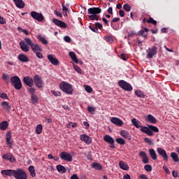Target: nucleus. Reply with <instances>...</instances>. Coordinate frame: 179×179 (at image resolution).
Here are the masks:
<instances>
[{"instance_id":"nucleus-1","label":"nucleus","mask_w":179,"mask_h":179,"mask_svg":"<svg viewBox=\"0 0 179 179\" xmlns=\"http://www.w3.org/2000/svg\"><path fill=\"white\" fill-rule=\"evenodd\" d=\"M20 47L22 51H23L24 52H29V51H30V47L33 52H42L43 51L41 45L34 43L33 41H31L30 38H24V41H21L20 42Z\"/></svg>"},{"instance_id":"nucleus-2","label":"nucleus","mask_w":179,"mask_h":179,"mask_svg":"<svg viewBox=\"0 0 179 179\" xmlns=\"http://www.w3.org/2000/svg\"><path fill=\"white\" fill-rule=\"evenodd\" d=\"M1 174L8 176V177H14L15 179H27V173L22 169L2 170Z\"/></svg>"},{"instance_id":"nucleus-3","label":"nucleus","mask_w":179,"mask_h":179,"mask_svg":"<svg viewBox=\"0 0 179 179\" xmlns=\"http://www.w3.org/2000/svg\"><path fill=\"white\" fill-rule=\"evenodd\" d=\"M88 19L90 20H99V17H100L97 15H100L101 13V8L99 7L90 8L87 10Z\"/></svg>"},{"instance_id":"nucleus-4","label":"nucleus","mask_w":179,"mask_h":179,"mask_svg":"<svg viewBox=\"0 0 179 179\" xmlns=\"http://www.w3.org/2000/svg\"><path fill=\"white\" fill-rule=\"evenodd\" d=\"M59 88L66 94H72L73 93V88L72 87V85L65 81H62L59 84Z\"/></svg>"},{"instance_id":"nucleus-5","label":"nucleus","mask_w":179,"mask_h":179,"mask_svg":"<svg viewBox=\"0 0 179 179\" xmlns=\"http://www.w3.org/2000/svg\"><path fill=\"white\" fill-rule=\"evenodd\" d=\"M10 82L11 85L16 89V90H20L22 87V80L17 76H15L10 78Z\"/></svg>"},{"instance_id":"nucleus-6","label":"nucleus","mask_w":179,"mask_h":179,"mask_svg":"<svg viewBox=\"0 0 179 179\" xmlns=\"http://www.w3.org/2000/svg\"><path fill=\"white\" fill-rule=\"evenodd\" d=\"M118 85L120 87L123 89V90H125L126 92H131L132 91V85L131 84L128 83L127 81L124 80H121L118 82Z\"/></svg>"},{"instance_id":"nucleus-7","label":"nucleus","mask_w":179,"mask_h":179,"mask_svg":"<svg viewBox=\"0 0 179 179\" xmlns=\"http://www.w3.org/2000/svg\"><path fill=\"white\" fill-rule=\"evenodd\" d=\"M34 83L35 86L38 89L43 88V86L44 85V83H43V79L38 75H36L34 77Z\"/></svg>"},{"instance_id":"nucleus-8","label":"nucleus","mask_w":179,"mask_h":179,"mask_svg":"<svg viewBox=\"0 0 179 179\" xmlns=\"http://www.w3.org/2000/svg\"><path fill=\"white\" fill-rule=\"evenodd\" d=\"M59 157L62 160H65L66 162H72L73 160V157L72 155L71 154H69L67 152H62L59 155Z\"/></svg>"},{"instance_id":"nucleus-9","label":"nucleus","mask_w":179,"mask_h":179,"mask_svg":"<svg viewBox=\"0 0 179 179\" xmlns=\"http://www.w3.org/2000/svg\"><path fill=\"white\" fill-rule=\"evenodd\" d=\"M157 152L158 155H159V156L164 159V162H169V155H167L166 150L162 148H157Z\"/></svg>"},{"instance_id":"nucleus-10","label":"nucleus","mask_w":179,"mask_h":179,"mask_svg":"<svg viewBox=\"0 0 179 179\" xmlns=\"http://www.w3.org/2000/svg\"><path fill=\"white\" fill-rule=\"evenodd\" d=\"M31 16L33 17V19L37 20L38 22H43V20H44V15H43L42 13H39L36 11H31Z\"/></svg>"},{"instance_id":"nucleus-11","label":"nucleus","mask_w":179,"mask_h":179,"mask_svg":"<svg viewBox=\"0 0 179 179\" xmlns=\"http://www.w3.org/2000/svg\"><path fill=\"white\" fill-rule=\"evenodd\" d=\"M52 22L58 27H61V29H66L68 25L64 21H61L57 18L52 19Z\"/></svg>"},{"instance_id":"nucleus-12","label":"nucleus","mask_w":179,"mask_h":179,"mask_svg":"<svg viewBox=\"0 0 179 179\" xmlns=\"http://www.w3.org/2000/svg\"><path fill=\"white\" fill-rule=\"evenodd\" d=\"M23 83L24 85H27V86H29V87H33L34 83V80L30 76H25L23 78Z\"/></svg>"},{"instance_id":"nucleus-13","label":"nucleus","mask_w":179,"mask_h":179,"mask_svg":"<svg viewBox=\"0 0 179 179\" xmlns=\"http://www.w3.org/2000/svg\"><path fill=\"white\" fill-rule=\"evenodd\" d=\"M156 54H157V47L153 46L152 48L148 49L147 58H153V56L156 55Z\"/></svg>"},{"instance_id":"nucleus-14","label":"nucleus","mask_w":179,"mask_h":179,"mask_svg":"<svg viewBox=\"0 0 179 179\" xmlns=\"http://www.w3.org/2000/svg\"><path fill=\"white\" fill-rule=\"evenodd\" d=\"M110 122L115 125H117V127H122V125H124V122H122L121 119L115 117H111Z\"/></svg>"},{"instance_id":"nucleus-15","label":"nucleus","mask_w":179,"mask_h":179,"mask_svg":"<svg viewBox=\"0 0 179 179\" xmlns=\"http://www.w3.org/2000/svg\"><path fill=\"white\" fill-rule=\"evenodd\" d=\"M139 156L142 159L143 163L144 164H148L149 163V159L148 158V155H146V152L145 151H141L139 152Z\"/></svg>"},{"instance_id":"nucleus-16","label":"nucleus","mask_w":179,"mask_h":179,"mask_svg":"<svg viewBox=\"0 0 179 179\" xmlns=\"http://www.w3.org/2000/svg\"><path fill=\"white\" fill-rule=\"evenodd\" d=\"M139 156L142 159L143 163L144 164H148L149 163V159L148 158V155H146V152L145 151H141L139 152Z\"/></svg>"},{"instance_id":"nucleus-17","label":"nucleus","mask_w":179,"mask_h":179,"mask_svg":"<svg viewBox=\"0 0 179 179\" xmlns=\"http://www.w3.org/2000/svg\"><path fill=\"white\" fill-rule=\"evenodd\" d=\"M2 157L5 160H9L12 163H15V162H16V159H15V157H13V155H11L10 153L4 154L2 155Z\"/></svg>"},{"instance_id":"nucleus-18","label":"nucleus","mask_w":179,"mask_h":179,"mask_svg":"<svg viewBox=\"0 0 179 179\" xmlns=\"http://www.w3.org/2000/svg\"><path fill=\"white\" fill-rule=\"evenodd\" d=\"M148 31H149V29L143 28V29L140 30L137 33V36H141L144 38H148Z\"/></svg>"},{"instance_id":"nucleus-19","label":"nucleus","mask_w":179,"mask_h":179,"mask_svg":"<svg viewBox=\"0 0 179 179\" xmlns=\"http://www.w3.org/2000/svg\"><path fill=\"white\" fill-rule=\"evenodd\" d=\"M48 59L52 65H58L59 64L58 59L57 58H55L54 56H52V55H48Z\"/></svg>"},{"instance_id":"nucleus-20","label":"nucleus","mask_w":179,"mask_h":179,"mask_svg":"<svg viewBox=\"0 0 179 179\" xmlns=\"http://www.w3.org/2000/svg\"><path fill=\"white\" fill-rule=\"evenodd\" d=\"M103 141L110 145L115 143V141L110 135H106L103 137Z\"/></svg>"},{"instance_id":"nucleus-21","label":"nucleus","mask_w":179,"mask_h":179,"mask_svg":"<svg viewBox=\"0 0 179 179\" xmlns=\"http://www.w3.org/2000/svg\"><path fill=\"white\" fill-rule=\"evenodd\" d=\"M120 135L123 138H125L126 139H128L129 141H131L132 139V137L131 136V134H129V132L125 130H122L120 131Z\"/></svg>"},{"instance_id":"nucleus-22","label":"nucleus","mask_w":179,"mask_h":179,"mask_svg":"<svg viewBox=\"0 0 179 179\" xmlns=\"http://www.w3.org/2000/svg\"><path fill=\"white\" fill-rule=\"evenodd\" d=\"M145 121H147V122H150V124H156V122H157L156 117H153L152 115H148Z\"/></svg>"},{"instance_id":"nucleus-23","label":"nucleus","mask_w":179,"mask_h":179,"mask_svg":"<svg viewBox=\"0 0 179 179\" xmlns=\"http://www.w3.org/2000/svg\"><path fill=\"white\" fill-rule=\"evenodd\" d=\"M14 3L20 9H23L24 8V2L22 0H13Z\"/></svg>"},{"instance_id":"nucleus-24","label":"nucleus","mask_w":179,"mask_h":179,"mask_svg":"<svg viewBox=\"0 0 179 179\" xmlns=\"http://www.w3.org/2000/svg\"><path fill=\"white\" fill-rule=\"evenodd\" d=\"M69 55L70 58H71L72 61L75 62V64H79V59H78L76 54L74 52H69Z\"/></svg>"},{"instance_id":"nucleus-25","label":"nucleus","mask_w":179,"mask_h":179,"mask_svg":"<svg viewBox=\"0 0 179 179\" xmlns=\"http://www.w3.org/2000/svg\"><path fill=\"white\" fill-rule=\"evenodd\" d=\"M119 166L122 170H124L125 171H128V170H129V166L124 163V161H120Z\"/></svg>"},{"instance_id":"nucleus-26","label":"nucleus","mask_w":179,"mask_h":179,"mask_svg":"<svg viewBox=\"0 0 179 179\" xmlns=\"http://www.w3.org/2000/svg\"><path fill=\"white\" fill-rule=\"evenodd\" d=\"M12 134L10 133V131H8L6 134V142L7 143V145H8L9 146H12Z\"/></svg>"},{"instance_id":"nucleus-27","label":"nucleus","mask_w":179,"mask_h":179,"mask_svg":"<svg viewBox=\"0 0 179 179\" xmlns=\"http://www.w3.org/2000/svg\"><path fill=\"white\" fill-rule=\"evenodd\" d=\"M171 157L173 160V162H174V163H178L179 162V158H178V154L175 152H171Z\"/></svg>"},{"instance_id":"nucleus-28","label":"nucleus","mask_w":179,"mask_h":179,"mask_svg":"<svg viewBox=\"0 0 179 179\" xmlns=\"http://www.w3.org/2000/svg\"><path fill=\"white\" fill-rule=\"evenodd\" d=\"M18 59L21 61V62H29V57L24 54L19 55Z\"/></svg>"},{"instance_id":"nucleus-29","label":"nucleus","mask_w":179,"mask_h":179,"mask_svg":"<svg viewBox=\"0 0 179 179\" xmlns=\"http://www.w3.org/2000/svg\"><path fill=\"white\" fill-rule=\"evenodd\" d=\"M80 139L81 141H84V142H85V143H92V140L90 139V137H89L86 134H83L80 136Z\"/></svg>"},{"instance_id":"nucleus-30","label":"nucleus","mask_w":179,"mask_h":179,"mask_svg":"<svg viewBox=\"0 0 179 179\" xmlns=\"http://www.w3.org/2000/svg\"><path fill=\"white\" fill-rule=\"evenodd\" d=\"M149 153L152 160H157V154H156V151H155V149H150Z\"/></svg>"},{"instance_id":"nucleus-31","label":"nucleus","mask_w":179,"mask_h":179,"mask_svg":"<svg viewBox=\"0 0 179 179\" xmlns=\"http://www.w3.org/2000/svg\"><path fill=\"white\" fill-rule=\"evenodd\" d=\"M56 169H57V171L59 173H62V174L66 173V168H65V166H64L62 165H60V164L57 165L56 166Z\"/></svg>"},{"instance_id":"nucleus-32","label":"nucleus","mask_w":179,"mask_h":179,"mask_svg":"<svg viewBox=\"0 0 179 179\" xmlns=\"http://www.w3.org/2000/svg\"><path fill=\"white\" fill-rule=\"evenodd\" d=\"M9 124L6 121H3L0 123V129L1 131H6V129H8Z\"/></svg>"},{"instance_id":"nucleus-33","label":"nucleus","mask_w":179,"mask_h":179,"mask_svg":"<svg viewBox=\"0 0 179 179\" xmlns=\"http://www.w3.org/2000/svg\"><path fill=\"white\" fill-rule=\"evenodd\" d=\"M131 122L133 124V125L134 127H136V128H141V122H139V120H136V118H133L131 120Z\"/></svg>"},{"instance_id":"nucleus-34","label":"nucleus","mask_w":179,"mask_h":179,"mask_svg":"<svg viewBox=\"0 0 179 179\" xmlns=\"http://www.w3.org/2000/svg\"><path fill=\"white\" fill-rule=\"evenodd\" d=\"M135 94L137 97H140L141 99H145V97H147L146 94H143L141 90H136Z\"/></svg>"},{"instance_id":"nucleus-35","label":"nucleus","mask_w":179,"mask_h":179,"mask_svg":"<svg viewBox=\"0 0 179 179\" xmlns=\"http://www.w3.org/2000/svg\"><path fill=\"white\" fill-rule=\"evenodd\" d=\"M37 38L38 41H41V43H42V44H44L45 45H47V44H48V41H47L45 38L41 36V35H38Z\"/></svg>"},{"instance_id":"nucleus-36","label":"nucleus","mask_w":179,"mask_h":179,"mask_svg":"<svg viewBox=\"0 0 179 179\" xmlns=\"http://www.w3.org/2000/svg\"><path fill=\"white\" fill-rule=\"evenodd\" d=\"M92 169H94V170H102L103 166H101V164L97 163V162H94L92 164Z\"/></svg>"},{"instance_id":"nucleus-37","label":"nucleus","mask_w":179,"mask_h":179,"mask_svg":"<svg viewBox=\"0 0 179 179\" xmlns=\"http://www.w3.org/2000/svg\"><path fill=\"white\" fill-rule=\"evenodd\" d=\"M1 106L4 108V110H6V111H10L11 108H10V106H9V103L6 101H3L1 103Z\"/></svg>"},{"instance_id":"nucleus-38","label":"nucleus","mask_w":179,"mask_h":179,"mask_svg":"<svg viewBox=\"0 0 179 179\" xmlns=\"http://www.w3.org/2000/svg\"><path fill=\"white\" fill-rule=\"evenodd\" d=\"M31 177H36V170L34 169V166H30L28 169Z\"/></svg>"},{"instance_id":"nucleus-39","label":"nucleus","mask_w":179,"mask_h":179,"mask_svg":"<svg viewBox=\"0 0 179 179\" xmlns=\"http://www.w3.org/2000/svg\"><path fill=\"white\" fill-rule=\"evenodd\" d=\"M36 132L38 135H40L43 132V124H40L36 126Z\"/></svg>"},{"instance_id":"nucleus-40","label":"nucleus","mask_w":179,"mask_h":179,"mask_svg":"<svg viewBox=\"0 0 179 179\" xmlns=\"http://www.w3.org/2000/svg\"><path fill=\"white\" fill-rule=\"evenodd\" d=\"M117 22H120V17H114L110 22V26L112 29L115 30V27H114V23H117Z\"/></svg>"},{"instance_id":"nucleus-41","label":"nucleus","mask_w":179,"mask_h":179,"mask_svg":"<svg viewBox=\"0 0 179 179\" xmlns=\"http://www.w3.org/2000/svg\"><path fill=\"white\" fill-rule=\"evenodd\" d=\"M31 101L32 104H37L38 103V98L36 95L31 96Z\"/></svg>"},{"instance_id":"nucleus-42","label":"nucleus","mask_w":179,"mask_h":179,"mask_svg":"<svg viewBox=\"0 0 179 179\" xmlns=\"http://www.w3.org/2000/svg\"><path fill=\"white\" fill-rule=\"evenodd\" d=\"M147 23H150L156 26L157 24V21L155 20L153 17H150L149 19L147 20Z\"/></svg>"},{"instance_id":"nucleus-43","label":"nucleus","mask_w":179,"mask_h":179,"mask_svg":"<svg viewBox=\"0 0 179 179\" xmlns=\"http://www.w3.org/2000/svg\"><path fill=\"white\" fill-rule=\"evenodd\" d=\"M115 141L119 145H125V140H124V138H116Z\"/></svg>"},{"instance_id":"nucleus-44","label":"nucleus","mask_w":179,"mask_h":179,"mask_svg":"<svg viewBox=\"0 0 179 179\" xmlns=\"http://www.w3.org/2000/svg\"><path fill=\"white\" fill-rule=\"evenodd\" d=\"M149 128L151 129L152 132H159V128L156 126L149 124Z\"/></svg>"},{"instance_id":"nucleus-45","label":"nucleus","mask_w":179,"mask_h":179,"mask_svg":"<svg viewBox=\"0 0 179 179\" xmlns=\"http://www.w3.org/2000/svg\"><path fill=\"white\" fill-rule=\"evenodd\" d=\"M149 129V124L148 125V127L146 126H141L140 131H141V132H143L144 134H146L147 131Z\"/></svg>"},{"instance_id":"nucleus-46","label":"nucleus","mask_w":179,"mask_h":179,"mask_svg":"<svg viewBox=\"0 0 179 179\" xmlns=\"http://www.w3.org/2000/svg\"><path fill=\"white\" fill-rule=\"evenodd\" d=\"M73 68L75 71H76V72H78V73H82V69H80V67H79V66L73 64Z\"/></svg>"},{"instance_id":"nucleus-47","label":"nucleus","mask_w":179,"mask_h":179,"mask_svg":"<svg viewBox=\"0 0 179 179\" xmlns=\"http://www.w3.org/2000/svg\"><path fill=\"white\" fill-rule=\"evenodd\" d=\"M144 141L148 145H153V141L148 137L144 138Z\"/></svg>"},{"instance_id":"nucleus-48","label":"nucleus","mask_w":179,"mask_h":179,"mask_svg":"<svg viewBox=\"0 0 179 179\" xmlns=\"http://www.w3.org/2000/svg\"><path fill=\"white\" fill-rule=\"evenodd\" d=\"M123 9H124L126 12H129L131 10V6H129V4L126 3L123 6Z\"/></svg>"},{"instance_id":"nucleus-49","label":"nucleus","mask_w":179,"mask_h":179,"mask_svg":"<svg viewBox=\"0 0 179 179\" xmlns=\"http://www.w3.org/2000/svg\"><path fill=\"white\" fill-rule=\"evenodd\" d=\"M120 58H121L122 59H123V61H128V59H129V57H128V55H127V54H125V53H122V54H121V56H120Z\"/></svg>"},{"instance_id":"nucleus-50","label":"nucleus","mask_w":179,"mask_h":179,"mask_svg":"<svg viewBox=\"0 0 179 179\" xmlns=\"http://www.w3.org/2000/svg\"><path fill=\"white\" fill-rule=\"evenodd\" d=\"M128 37H133V36H138V34L134 30L130 31L127 33Z\"/></svg>"},{"instance_id":"nucleus-51","label":"nucleus","mask_w":179,"mask_h":179,"mask_svg":"<svg viewBox=\"0 0 179 179\" xmlns=\"http://www.w3.org/2000/svg\"><path fill=\"white\" fill-rule=\"evenodd\" d=\"M18 30L22 33H24V34H26V36H29V31L27 29H23L22 28L18 27Z\"/></svg>"},{"instance_id":"nucleus-52","label":"nucleus","mask_w":179,"mask_h":179,"mask_svg":"<svg viewBox=\"0 0 179 179\" xmlns=\"http://www.w3.org/2000/svg\"><path fill=\"white\" fill-rule=\"evenodd\" d=\"M87 111H88V113H91V114H93V113H94V111H96V108L92 107V106H88Z\"/></svg>"},{"instance_id":"nucleus-53","label":"nucleus","mask_w":179,"mask_h":179,"mask_svg":"<svg viewBox=\"0 0 179 179\" xmlns=\"http://www.w3.org/2000/svg\"><path fill=\"white\" fill-rule=\"evenodd\" d=\"M51 93H52V94H54V96H61V92L59 91L51 90Z\"/></svg>"},{"instance_id":"nucleus-54","label":"nucleus","mask_w":179,"mask_h":179,"mask_svg":"<svg viewBox=\"0 0 179 179\" xmlns=\"http://www.w3.org/2000/svg\"><path fill=\"white\" fill-rule=\"evenodd\" d=\"M36 57L38 58H39V59H43V58H44V56L43 55V53L40 52H35Z\"/></svg>"},{"instance_id":"nucleus-55","label":"nucleus","mask_w":179,"mask_h":179,"mask_svg":"<svg viewBox=\"0 0 179 179\" xmlns=\"http://www.w3.org/2000/svg\"><path fill=\"white\" fill-rule=\"evenodd\" d=\"M145 171H152V165L147 164L144 166Z\"/></svg>"},{"instance_id":"nucleus-56","label":"nucleus","mask_w":179,"mask_h":179,"mask_svg":"<svg viewBox=\"0 0 179 179\" xmlns=\"http://www.w3.org/2000/svg\"><path fill=\"white\" fill-rule=\"evenodd\" d=\"M85 90L87 92V93H92L93 92V88L90 87V85L85 86Z\"/></svg>"},{"instance_id":"nucleus-57","label":"nucleus","mask_w":179,"mask_h":179,"mask_svg":"<svg viewBox=\"0 0 179 179\" xmlns=\"http://www.w3.org/2000/svg\"><path fill=\"white\" fill-rule=\"evenodd\" d=\"M0 97L3 100H8V99H9V97L8 96V94L3 92L1 94Z\"/></svg>"},{"instance_id":"nucleus-58","label":"nucleus","mask_w":179,"mask_h":179,"mask_svg":"<svg viewBox=\"0 0 179 179\" xmlns=\"http://www.w3.org/2000/svg\"><path fill=\"white\" fill-rule=\"evenodd\" d=\"M146 135H148V136H153V135H155L153 134V131H152V130L149 128L148 129V131L145 132Z\"/></svg>"},{"instance_id":"nucleus-59","label":"nucleus","mask_w":179,"mask_h":179,"mask_svg":"<svg viewBox=\"0 0 179 179\" xmlns=\"http://www.w3.org/2000/svg\"><path fill=\"white\" fill-rule=\"evenodd\" d=\"M64 40L66 41V43H71V41H72V38L68 36H64Z\"/></svg>"},{"instance_id":"nucleus-60","label":"nucleus","mask_w":179,"mask_h":179,"mask_svg":"<svg viewBox=\"0 0 179 179\" xmlns=\"http://www.w3.org/2000/svg\"><path fill=\"white\" fill-rule=\"evenodd\" d=\"M95 27H96V29H99L100 30H101V29H103V24H101L99 22H96Z\"/></svg>"},{"instance_id":"nucleus-61","label":"nucleus","mask_w":179,"mask_h":179,"mask_svg":"<svg viewBox=\"0 0 179 179\" xmlns=\"http://www.w3.org/2000/svg\"><path fill=\"white\" fill-rule=\"evenodd\" d=\"M89 29H90V30H92V31H94V33H97L99 31V29L96 28V27H93L92 26H89Z\"/></svg>"},{"instance_id":"nucleus-62","label":"nucleus","mask_w":179,"mask_h":179,"mask_svg":"<svg viewBox=\"0 0 179 179\" xmlns=\"http://www.w3.org/2000/svg\"><path fill=\"white\" fill-rule=\"evenodd\" d=\"M29 92L31 96H34L35 95L34 94L36 93V90L34 88L31 87L29 89Z\"/></svg>"},{"instance_id":"nucleus-63","label":"nucleus","mask_w":179,"mask_h":179,"mask_svg":"<svg viewBox=\"0 0 179 179\" xmlns=\"http://www.w3.org/2000/svg\"><path fill=\"white\" fill-rule=\"evenodd\" d=\"M105 39L108 43H113V40L111 36H105Z\"/></svg>"},{"instance_id":"nucleus-64","label":"nucleus","mask_w":179,"mask_h":179,"mask_svg":"<svg viewBox=\"0 0 179 179\" xmlns=\"http://www.w3.org/2000/svg\"><path fill=\"white\" fill-rule=\"evenodd\" d=\"M5 23H6V20L0 15V24H5Z\"/></svg>"}]
</instances>
